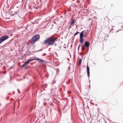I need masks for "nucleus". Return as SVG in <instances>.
Masks as SVG:
<instances>
[{
  "mask_svg": "<svg viewBox=\"0 0 123 123\" xmlns=\"http://www.w3.org/2000/svg\"><path fill=\"white\" fill-rule=\"evenodd\" d=\"M57 39V38L50 37L45 40L43 43L45 45L48 44L49 46L52 45L55 43V40Z\"/></svg>",
  "mask_w": 123,
  "mask_h": 123,
  "instance_id": "1",
  "label": "nucleus"
},
{
  "mask_svg": "<svg viewBox=\"0 0 123 123\" xmlns=\"http://www.w3.org/2000/svg\"><path fill=\"white\" fill-rule=\"evenodd\" d=\"M84 31H82L80 33V43L82 44L83 43L84 41V39L83 38V36H84L85 37H87L89 33V31L88 30H87L84 35Z\"/></svg>",
  "mask_w": 123,
  "mask_h": 123,
  "instance_id": "2",
  "label": "nucleus"
},
{
  "mask_svg": "<svg viewBox=\"0 0 123 123\" xmlns=\"http://www.w3.org/2000/svg\"><path fill=\"white\" fill-rule=\"evenodd\" d=\"M39 36L38 35H36L33 36L31 39L30 42L31 44H33L35 42L38 41L40 39Z\"/></svg>",
  "mask_w": 123,
  "mask_h": 123,
  "instance_id": "3",
  "label": "nucleus"
},
{
  "mask_svg": "<svg viewBox=\"0 0 123 123\" xmlns=\"http://www.w3.org/2000/svg\"><path fill=\"white\" fill-rule=\"evenodd\" d=\"M35 60H37L39 62H44V61L43 60L40 59L39 58H35L31 59H30L28 60L25 63L26 65L29 62H31V61Z\"/></svg>",
  "mask_w": 123,
  "mask_h": 123,
  "instance_id": "4",
  "label": "nucleus"
},
{
  "mask_svg": "<svg viewBox=\"0 0 123 123\" xmlns=\"http://www.w3.org/2000/svg\"><path fill=\"white\" fill-rule=\"evenodd\" d=\"M9 38V36H8L6 35H4L0 38V43L6 40Z\"/></svg>",
  "mask_w": 123,
  "mask_h": 123,
  "instance_id": "5",
  "label": "nucleus"
},
{
  "mask_svg": "<svg viewBox=\"0 0 123 123\" xmlns=\"http://www.w3.org/2000/svg\"><path fill=\"white\" fill-rule=\"evenodd\" d=\"M86 70L88 76V77H89L90 76V69L88 64L86 67Z\"/></svg>",
  "mask_w": 123,
  "mask_h": 123,
  "instance_id": "6",
  "label": "nucleus"
},
{
  "mask_svg": "<svg viewBox=\"0 0 123 123\" xmlns=\"http://www.w3.org/2000/svg\"><path fill=\"white\" fill-rule=\"evenodd\" d=\"M85 46L86 47H87L90 46V43L88 41H86L85 43Z\"/></svg>",
  "mask_w": 123,
  "mask_h": 123,
  "instance_id": "7",
  "label": "nucleus"
},
{
  "mask_svg": "<svg viewBox=\"0 0 123 123\" xmlns=\"http://www.w3.org/2000/svg\"><path fill=\"white\" fill-rule=\"evenodd\" d=\"M76 22V21L73 19H72L71 20L70 24L71 25H72L73 26L74 25V24Z\"/></svg>",
  "mask_w": 123,
  "mask_h": 123,
  "instance_id": "8",
  "label": "nucleus"
},
{
  "mask_svg": "<svg viewBox=\"0 0 123 123\" xmlns=\"http://www.w3.org/2000/svg\"><path fill=\"white\" fill-rule=\"evenodd\" d=\"M82 60L81 59H80L79 61L78 66H80Z\"/></svg>",
  "mask_w": 123,
  "mask_h": 123,
  "instance_id": "9",
  "label": "nucleus"
},
{
  "mask_svg": "<svg viewBox=\"0 0 123 123\" xmlns=\"http://www.w3.org/2000/svg\"><path fill=\"white\" fill-rule=\"evenodd\" d=\"M26 64H25V63L24 64H23L21 66V67L22 68H23L24 67H25V65H26Z\"/></svg>",
  "mask_w": 123,
  "mask_h": 123,
  "instance_id": "10",
  "label": "nucleus"
},
{
  "mask_svg": "<svg viewBox=\"0 0 123 123\" xmlns=\"http://www.w3.org/2000/svg\"><path fill=\"white\" fill-rule=\"evenodd\" d=\"M82 49L83 50H84L85 49V47L83 45H82Z\"/></svg>",
  "mask_w": 123,
  "mask_h": 123,
  "instance_id": "11",
  "label": "nucleus"
},
{
  "mask_svg": "<svg viewBox=\"0 0 123 123\" xmlns=\"http://www.w3.org/2000/svg\"><path fill=\"white\" fill-rule=\"evenodd\" d=\"M79 33V32H77L75 33L74 34V36L75 35H77Z\"/></svg>",
  "mask_w": 123,
  "mask_h": 123,
  "instance_id": "12",
  "label": "nucleus"
},
{
  "mask_svg": "<svg viewBox=\"0 0 123 123\" xmlns=\"http://www.w3.org/2000/svg\"><path fill=\"white\" fill-rule=\"evenodd\" d=\"M16 13H18L19 12V11L18 10H17L16 11Z\"/></svg>",
  "mask_w": 123,
  "mask_h": 123,
  "instance_id": "13",
  "label": "nucleus"
},
{
  "mask_svg": "<svg viewBox=\"0 0 123 123\" xmlns=\"http://www.w3.org/2000/svg\"><path fill=\"white\" fill-rule=\"evenodd\" d=\"M43 56H45L46 55V54L45 53H44L43 54Z\"/></svg>",
  "mask_w": 123,
  "mask_h": 123,
  "instance_id": "14",
  "label": "nucleus"
},
{
  "mask_svg": "<svg viewBox=\"0 0 123 123\" xmlns=\"http://www.w3.org/2000/svg\"><path fill=\"white\" fill-rule=\"evenodd\" d=\"M69 29L71 28V25H70L69 26Z\"/></svg>",
  "mask_w": 123,
  "mask_h": 123,
  "instance_id": "15",
  "label": "nucleus"
},
{
  "mask_svg": "<svg viewBox=\"0 0 123 123\" xmlns=\"http://www.w3.org/2000/svg\"><path fill=\"white\" fill-rule=\"evenodd\" d=\"M80 45H79V47H78V49H79V48H80Z\"/></svg>",
  "mask_w": 123,
  "mask_h": 123,
  "instance_id": "16",
  "label": "nucleus"
},
{
  "mask_svg": "<svg viewBox=\"0 0 123 123\" xmlns=\"http://www.w3.org/2000/svg\"><path fill=\"white\" fill-rule=\"evenodd\" d=\"M70 92V91H68V93H69V92Z\"/></svg>",
  "mask_w": 123,
  "mask_h": 123,
  "instance_id": "17",
  "label": "nucleus"
}]
</instances>
